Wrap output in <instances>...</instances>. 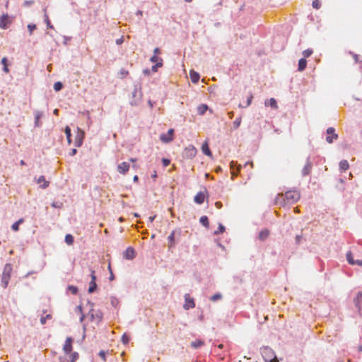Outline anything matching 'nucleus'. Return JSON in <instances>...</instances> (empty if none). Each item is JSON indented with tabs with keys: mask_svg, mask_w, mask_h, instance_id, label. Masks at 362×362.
Instances as JSON below:
<instances>
[{
	"mask_svg": "<svg viewBox=\"0 0 362 362\" xmlns=\"http://www.w3.org/2000/svg\"><path fill=\"white\" fill-rule=\"evenodd\" d=\"M11 23V21L9 19L8 13H3L0 16V28L1 29H7Z\"/></svg>",
	"mask_w": 362,
	"mask_h": 362,
	"instance_id": "obj_9",
	"label": "nucleus"
},
{
	"mask_svg": "<svg viewBox=\"0 0 362 362\" xmlns=\"http://www.w3.org/2000/svg\"><path fill=\"white\" fill-rule=\"evenodd\" d=\"M74 341V339L71 337H66L65 340V343L63 346V351L66 355H68L71 353L73 350L72 343Z\"/></svg>",
	"mask_w": 362,
	"mask_h": 362,
	"instance_id": "obj_8",
	"label": "nucleus"
},
{
	"mask_svg": "<svg viewBox=\"0 0 362 362\" xmlns=\"http://www.w3.org/2000/svg\"><path fill=\"white\" fill-rule=\"evenodd\" d=\"M85 317H86V315L84 313L81 314L80 319H79L81 322H83V321L85 319Z\"/></svg>",
	"mask_w": 362,
	"mask_h": 362,
	"instance_id": "obj_62",
	"label": "nucleus"
},
{
	"mask_svg": "<svg viewBox=\"0 0 362 362\" xmlns=\"http://www.w3.org/2000/svg\"><path fill=\"white\" fill-rule=\"evenodd\" d=\"M208 110V106L205 104H202L197 107V112L200 115H204L206 111Z\"/></svg>",
	"mask_w": 362,
	"mask_h": 362,
	"instance_id": "obj_28",
	"label": "nucleus"
},
{
	"mask_svg": "<svg viewBox=\"0 0 362 362\" xmlns=\"http://www.w3.org/2000/svg\"><path fill=\"white\" fill-rule=\"evenodd\" d=\"M241 117H238L233 122V125L235 129H238L240 124H241Z\"/></svg>",
	"mask_w": 362,
	"mask_h": 362,
	"instance_id": "obj_40",
	"label": "nucleus"
},
{
	"mask_svg": "<svg viewBox=\"0 0 362 362\" xmlns=\"http://www.w3.org/2000/svg\"><path fill=\"white\" fill-rule=\"evenodd\" d=\"M299 192L296 190H290L286 192L284 194L282 193L278 194L275 199V204L280 206H285L286 205L296 203L299 200Z\"/></svg>",
	"mask_w": 362,
	"mask_h": 362,
	"instance_id": "obj_1",
	"label": "nucleus"
},
{
	"mask_svg": "<svg viewBox=\"0 0 362 362\" xmlns=\"http://www.w3.org/2000/svg\"><path fill=\"white\" fill-rule=\"evenodd\" d=\"M77 132L75 136L74 146L80 147L83 144L85 133L79 127L76 128Z\"/></svg>",
	"mask_w": 362,
	"mask_h": 362,
	"instance_id": "obj_4",
	"label": "nucleus"
},
{
	"mask_svg": "<svg viewBox=\"0 0 362 362\" xmlns=\"http://www.w3.org/2000/svg\"><path fill=\"white\" fill-rule=\"evenodd\" d=\"M66 291L71 292L74 295H76L78 292V288L76 286L69 285L67 286Z\"/></svg>",
	"mask_w": 362,
	"mask_h": 362,
	"instance_id": "obj_31",
	"label": "nucleus"
},
{
	"mask_svg": "<svg viewBox=\"0 0 362 362\" xmlns=\"http://www.w3.org/2000/svg\"><path fill=\"white\" fill-rule=\"evenodd\" d=\"M150 61L152 63L157 64V62H163V59L158 57V55H153L151 57Z\"/></svg>",
	"mask_w": 362,
	"mask_h": 362,
	"instance_id": "obj_37",
	"label": "nucleus"
},
{
	"mask_svg": "<svg viewBox=\"0 0 362 362\" xmlns=\"http://www.w3.org/2000/svg\"><path fill=\"white\" fill-rule=\"evenodd\" d=\"M354 60H355V62H356V63H357V62H358V61H359V57H358V55H356V54H354Z\"/></svg>",
	"mask_w": 362,
	"mask_h": 362,
	"instance_id": "obj_64",
	"label": "nucleus"
},
{
	"mask_svg": "<svg viewBox=\"0 0 362 362\" xmlns=\"http://www.w3.org/2000/svg\"><path fill=\"white\" fill-rule=\"evenodd\" d=\"M200 223L205 227H209V219L206 216H203L200 218Z\"/></svg>",
	"mask_w": 362,
	"mask_h": 362,
	"instance_id": "obj_36",
	"label": "nucleus"
},
{
	"mask_svg": "<svg viewBox=\"0 0 362 362\" xmlns=\"http://www.w3.org/2000/svg\"><path fill=\"white\" fill-rule=\"evenodd\" d=\"M70 356L67 357L66 356H60L59 357V362H76L77 359L78 358V353L76 351H71V354H69Z\"/></svg>",
	"mask_w": 362,
	"mask_h": 362,
	"instance_id": "obj_3",
	"label": "nucleus"
},
{
	"mask_svg": "<svg viewBox=\"0 0 362 362\" xmlns=\"http://www.w3.org/2000/svg\"><path fill=\"white\" fill-rule=\"evenodd\" d=\"M34 115H35V127H38L40 126V123L39 120L42 116V112L41 111L36 110V111H35Z\"/></svg>",
	"mask_w": 362,
	"mask_h": 362,
	"instance_id": "obj_19",
	"label": "nucleus"
},
{
	"mask_svg": "<svg viewBox=\"0 0 362 362\" xmlns=\"http://www.w3.org/2000/svg\"><path fill=\"white\" fill-rule=\"evenodd\" d=\"M13 271V267L11 264L7 263L5 264L2 276H1V285L6 288L8 286L9 280L11 279V272Z\"/></svg>",
	"mask_w": 362,
	"mask_h": 362,
	"instance_id": "obj_2",
	"label": "nucleus"
},
{
	"mask_svg": "<svg viewBox=\"0 0 362 362\" xmlns=\"http://www.w3.org/2000/svg\"><path fill=\"white\" fill-rule=\"evenodd\" d=\"M103 315L102 312L100 310H98L95 312V314L92 313V321H93V320L95 318V320H97V322H99L103 319Z\"/></svg>",
	"mask_w": 362,
	"mask_h": 362,
	"instance_id": "obj_27",
	"label": "nucleus"
},
{
	"mask_svg": "<svg viewBox=\"0 0 362 362\" xmlns=\"http://www.w3.org/2000/svg\"><path fill=\"white\" fill-rule=\"evenodd\" d=\"M129 164L127 162H122L117 165V170L121 174H126L129 170Z\"/></svg>",
	"mask_w": 362,
	"mask_h": 362,
	"instance_id": "obj_13",
	"label": "nucleus"
},
{
	"mask_svg": "<svg viewBox=\"0 0 362 362\" xmlns=\"http://www.w3.org/2000/svg\"><path fill=\"white\" fill-rule=\"evenodd\" d=\"M312 54H313V50L310 49H305L303 52V55L305 59L307 57H309Z\"/></svg>",
	"mask_w": 362,
	"mask_h": 362,
	"instance_id": "obj_42",
	"label": "nucleus"
},
{
	"mask_svg": "<svg viewBox=\"0 0 362 362\" xmlns=\"http://www.w3.org/2000/svg\"><path fill=\"white\" fill-rule=\"evenodd\" d=\"M264 104L265 106H270L274 109L278 108L277 103L274 98H270L269 100H266Z\"/></svg>",
	"mask_w": 362,
	"mask_h": 362,
	"instance_id": "obj_22",
	"label": "nucleus"
},
{
	"mask_svg": "<svg viewBox=\"0 0 362 362\" xmlns=\"http://www.w3.org/2000/svg\"><path fill=\"white\" fill-rule=\"evenodd\" d=\"M64 241L67 245H71L74 242V236L71 234H66L65 235Z\"/></svg>",
	"mask_w": 362,
	"mask_h": 362,
	"instance_id": "obj_29",
	"label": "nucleus"
},
{
	"mask_svg": "<svg viewBox=\"0 0 362 362\" xmlns=\"http://www.w3.org/2000/svg\"><path fill=\"white\" fill-rule=\"evenodd\" d=\"M1 64L3 65V71L5 72V73H8L9 72V69L8 67V59L7 57H4L1 59Z\"/></svg>",
	"mask_w": 362,
	"mask_h": 362,
	"instance_id": "obj_25",
	"label": "nucleus"
},
{
	"mask_svg": "<svg viewBox=\"0 0 362 362\" xmlns=\"http://www.w3.org/2000/svg\"><path fill=\"white\" fill-rule=\"evenodd\" d=\"M202 152L208 156H212V153H211V151L209 147V144H208V141H205L203 144H202Z\"/></svg>",
	"mask_w": 362,
	"mask_h": 362,
	"instance_id": "obj_18",
	"label": "nucleus"
},
{
	"mask_svg": "<svg viewBox=\"0 0 362 362\" xmlns=\"http://www.w3.org/2000/svg\"><path fill=\"white\" fill-rule=\"evenodd\" d=\"M310 169V166L306 165L303 170V174L304 175H307L309 173Z\"/></svg>",
	"mask_w": 362,
	"mask_h": 362,
	"instance_id": "obj_52",
	"label": "nucleus"
},
{
	"mask_svg": "<svg viewBox=\"0 0 362 362\" xmlns=\"http://www.w3.org/2000/svg\"><path fill=\"white\" fill-rule=\"evenodd\" d=\"M95 276H93L92 274V288H91L92 293H93L95 291L96 287H97V285L95 282Z\"/></svg>",
	"mask_w": 362,
	"mask_h": 362,
	"instance_id": "obj_48",
	"label": "nucleus"
},
{
	"mask_svg": "<svg viewBox=\"0 0 362 362\" xmlns=\"http://www.w3.org/2000/svg\"><path fill=\"white\" fill-rule=\"evenodd\" d=\"M224 231H225V227L222 224H220L218 230L214 232V234L217 235L219 233H223Z\"/></svg>",
	"mask_w": 362,
	"mask_h": 362,
	"instance_id": "obj_44",
	"label": "nucleus"
},
{
	"mask_svg": "<svg viewBox=\"0 0 362 362\" xmlns=\"http://www.w3.org/2000/svg\"><path fill=\"white\" fill-rule=\"evenodd\" d=\"M108 269H109V270H110V279L112 281V280H113V279H114V275H113L112 272V270H111V266H110V264H109V265H108Z\"/></svg>",
	"mask_w": 362,
	"mask_h": 362,
	"instance_id": "obj_57",
	"label": "nucleus"
},
{
	"mask_svg": "<svg viewBox=\"0 0 362 362\" xmlns=\"http://www.w3.org/2000/svg\"><path fill=\"white\" fill-rule=\"evenodd\" d=\"M23 222H24V218H21L20 219H18L17 221H16L15 223H13L12 224L11 229L13 231H18L19 230L20 224L23 223Z\"/></svg>",
	"mask_w": 362,
	"mask_h": 362,
	"instance_id": "obj_24",
	"label": "nucleus"
},
{
	"mask_svg": "<svg viewBox=\"0 0 362 362\" xmlns=\"http://www.w3.org/2000/svg\"><path fill=\"white\" fill-rule=\"evenodd\" d=\"M99 356L104 361H106V358H105V356H106V352L104 351H100L99 353Z\"/></svg>",
	"mask_w": 362,
	"mask_h": 362,
	"instance_id": "obj_53",
	"label": "nucleus"
},
{
	"mask_svg": "<svg viewBox=\"0 0 362 362\" xmlns=\"http://www.w3.org/2000/svg\"><path fill=\"white\" fill-rule=\"evenodd\" d=\"M313 6L316 9H319L321 7V2L320 0H314L313 1Z\"/></svg>",
	"mask_w": 362,
	"mask_h": 362,
	"instance_id": "obj_43",
	"label": "nucleus"
},
{
	"mask_svg": "<svg viewBox=\"0 0 362 362\" xmlns=\"http://www.w3.org/2000/svg\"><path fill=\"white\" fill-rule=\"evenodd\" d=\"M195 307V303L192 298L190 297L189 294H185V304L183 308L185 310H189V308H193Z\"/></svg>",
	"mask_w": 362,
	"mask_h": 362,
	"instance_id": "obj_11",
	"label": "nucleus"
},
{
	"mask_svg": "<svg viewBox=\"0 0 362 362\" xmlns=\"http://www.w3.org/2000/svg\"><path fill=\"white\" fill-rule=\"evenodd\" d=\"M77 153V149L76 148H72L71 150V151L69 152V156H74Z\"/></svg>",
	"mask_w": 362,
	"mask_h": 362,
	"instance_id": "obj_56",
	"label": "nucleus"
},
{
	"mask_svg": "<svg viewBox=\"0 0 362 362\" xmlns=\"http://www.w3.org/2000/svg\"><path fill=\"white\" fill-rule=\"evenodd\" d=\"M222 296L220 293H216L214 296H212L210 299L212 301H216L218 300H220Z\"/></svg>",
	"mask_w": 362,
	"mask_h": 362,
	"instance_id": "obj_46",
	"label": "nucleus"
},
{
	"mask_svg": "<svg viewBox=\"0 0 362 362\" xmlns=\"http://www.w3.org/2000/svg\"><path fill=\"white\" fill-rule=\"evenodd\" d=\"M135 250L131 247H128L124 253V257L127 259H133L135 257Z\"/></svg>",
	"mask_w": 362,
	"mask_h": 362,
	"instance_id": "obj_14",
	"label": "nucleus"
},
{
	"mask_svg": "<svg viewBox=\"0 0 362 362\" xmlns=\"http://www.w3.org/2000/svg\"><path fill=\"white\" fill-rule=\"evenodd\" d=\"M253 98V96L252 95H250L248 98H247V104L245 106H243L241 104L239 105V107H248L251 103H252V100Z\"/></svg>",
	"mask_w": 362,
	"mask_h": 362,
	"instance_id": "obj_47",
	"label": "nucleus"
},
{
	"mask_svg": "<svg viewBox=\"0 0 362 362\" xmlns=\"http://www.w3.org/2000/svg\"><path fill=\"white\" fill-rule=\"evenodd\" d=\"M307 66V61L305 58L300 59L298 62V71H303Z\"/></svg>",
	"mask_w": 362,
	"mask_h": 362,
	"instance_id": "obj_26",
	"label": "nucleus"
},
{
	"mask_svg": "<svg viewBox=\"0 0 362 362\" xmlns=\"http://www.w3.org/2000/svg\"><path fill=\"white\" fill-rule=\"evenodd\" d=\"M354 303L356 306L360 309L362 306V293H358L356 298L354 299Z\"/></svg>",
	"mask_w": 362,
	"mask_h": 362,
	"instance_id": "obj_23",
	"label": "nucleus"
},
{
	"mask_svg": "<svg viewBox=\"0 0 362 362\" xmlns=\"http://www.w3.org/2000/svg\"><path fill=\"white\" fill-rule=\"evenodd\" d=\"M64 132H65V134H66V139H67L68 144H71V142H72V140H71L72 134H71V128L69 126H66L65 127V129H64Z\"/></svg>",
	"mask_w": 362,
	"mask_h": 362,
	"instance_id": "obj_21",
	"label": "nucleus"
},
{
	"mask_svg": "<svg viewBox=\"0 0 362 362\" xmlns=\"http://www.w3.org/2000/svg\"><path fill=\"white\" fill-rule=\"evenodd\" d=\"M346 259L350 264H352V265L357 264L358 266H362V260L358 259V260L355 261L353 258V255L351 252H349L346 254Z\"/></svg>",
	"mask_w": 362,
	"mask_h": 362,
	"instance_id": "obj_15",
	"label": "nucleus"
},
{
	"mask_svg": "<svg viewBox=\"0 0 362 362\" xmlns=\"http://www.w3.org/2000/svg\"><path fill=\"white\" fill-rule=\"evenodd\" d=\"M163 66V62H157V64H156L155 65H153L152 66V71L153 72H157L158 71V67H162Z\"/></svg>",
	"mask_w": 362,
	"mask_h": 362,
	"instance_id": "obj_45",
	"label": "nucleus"
},
{
	"mask_svg": "<svg viewBox=\"0 0 362 362\" xmlns=\"http://www.w3.org/2000/svg\"><path fill=\"white\" fill-rule=\"evenodd\" d=\"M37 182L39 184L42 182V184L40 185V187L42 189H46L49 185V182L45 180V177L44 175H40L38 177Z\"/></svg>",
	"mask_w": 362,
	"mask_h": 362,
	"instance_id": "obj_17",
	"label": "nucleus"
},
{
	"mask_svg": "<svg viewBox=\"0 0 362 362\" xmlns=\"http://www.w3.org/2000/svg\"><path fill=\"white\" fill-rule=\"evenodd\" d=\"M327 134L326 141L329 144H332L334 140L338 139V135L335 134V129L333 127H329L327 129Z\"/></svg>",
	"mask_w": 362,
	"mask_h": 362,
	"instance_id": "obj_10",
	"label": "nucleus"
},
{
	"mask_svg": "<svg viewBox=\"0 0 362 362\" xmlns=\"http://www.w3.org/2000/svg\"><path fill=\"white\" fill-rule=\"evenodd\" d=\"M64 44L66 45L67 44V41L70 40L71 39V37L64 36Z\"/></svg>",
	"mask_w": 362,
	"mask_h": 362,
	"instance_id": "obj_61",
	"label": "nucleus"
},
{
	"mask_svg": "<svg viewBox=\"0 0 362 362\" xmlns=\"http://www.w3.org/2000/svg\"><path fill=\"white\" fill-rule=\"evenodd\" d=\"M64 88V84L61 81H57L54 83L53 88L56 92L60 91Z\"/></svg>",
	"mask_w": 362,
	"mask_h": 362,
	"instance_id": "obj_32",
	"label": "nucleus"
},
{
	"mask_svg": "<svg viewBox=\"0 0 362 362\" xmlns=\"http://www.w3.org/2000/svg\"><path fill=\"white\" fill-rule=\"evenodd\" d=\"M190 78L192 83H197L199 80V74L196 71L191 70L189 72Z\"/></svg>",
	"mask_w": 362,
	"mask_h": 362,
	"instance_id": "obj_20",
	"label": "nucleus"
},
{
	"mask_svg": "<svg viewBox=\"0 0 362 362\" xmlns=\"http://www.w3.org/2000/svg\"><path fill=\"white\" fill-rule=\"evenodd\" d=\"M33 4H34V1L33 0H25L23 2V6L25 7H29V6H32Z\"/></svg>",
	"mask_w": 362,
	"mask_h": 362,
	"instance_id": "obj_49",
	"label": "nucleus"
},
{
	"mask_svg": "<svg viewBox=\"0 0 362 362\" xmlns=\"http://www.w3.org/2000/svg\"><path fill=\"white\" fill-rule=\"evenodd\" d=\"M339 168L341 171H345L349 168V164L347 160H343L339 163Z\"/></svg>",
	"mask_w": 362,
	"mask_h": 362,
	"instance_id": "obj_30",
	"label": "nucleus"
},
{
	"mask_svg": "<svg viewBox=\"0 0 362 362\" xmlns=\"http://www.w3.org/2000/svg\"><path fill=\"white\" fill-rule=\"evenodd\" d=\"M62 206H63V204H62V202H53L51 204V206L53 208H55V209H60L62 207Z\"/></svg>",
	"mask_w": 362,
	"mask_h": 362,
	"instance_id": "obj_41",
	"label": "nucleus"
},
{
	"mask_svg": "<svg viewBox=\"0 0 362 362\" xmlns=\"http://www.w3.org/2000/svg\"><path fill=\"white\" fill-rule=\"evenodd\" d=\"M241 166L237 165V162L232 160L230 163V168L231 170V178L233 180L235 177H236L240 172Z\"/></svg>",
	"mask_w": 362,
	"mask_h": 362,
	"instance_id": "obj_12",
	"label": "nucleus"
},
{
	"mask_svg": "<svg viewBox=\"0 0 362 362\" xmlns=\"http://www.w3.org/2000/svg\"><path fill=\"white\" fill-rule=\"evenodd\" d=\"M123 42H124L123 37H122L121 38L117 39V40H116V43H117V45H121Z\"/></svg>",
	"mask_w": 362,
	"mask_h": 362,
	"instance_id": "obj_59",
	"label": "nucleus"
},
{
	"mask_svg": "<svg viewBox=\"0 0 362 362\" xmlns=\"http://www.w3.org/2000/svg\"><path fill=\"white\" fill-rule=\"evenodd\" d=\"M162 163H163V165L164 167H167L168 165H170V160L169 159H167V158H163Z\"/></svg>",
	"mask_w": 362,
	"mask_h": 362,
	"instance_id": "obj_51",
	"label": "nucleus"
},
{
	"mask_svg": "<svg viewBox=\"0 0 362 362\" xmlns=\"http://www.w3.org/2000/svg\"><path fill=\"white\" fill-rule=\"evenodd\" d=\"M154 55H158L160 54V50L159 48H156L153 51Z\"/></svg>",
	"mask_w": 362,
	"mask_h": 362,
	"instance_id": "obj_60",
	"label": "nucleus"
},
{
	"mask_svg": "<svg viewBox=\"0 0 362 362\" xmlns=\"http://www.w3.org/2000/svg\"><path fill=\"white\" fill-rule=\"evenodd\" d=\"M205 197V193L204 192H199L194 197V202L198 204H202L204 202Z\"/></svg>",
	"mask_w": 362,
	"mask_h": 362,
	"instance_id": "obj_16",
	"label": "nucleus"
},
{
	"mask_svg": "<svg viewBox=\"0 0 362 362\" xmlns=\"http://www.w3.org/2000/svg\"><path fill=\"white\" fill-rule=\"evenodd\" d=\"M52 318V315L51 314H47V315L45 316H42L40 317V323L42 325H45L47 322V320H49Z\"/></svg>",
	"mask_w": 362,
	"mask_h": 362,
	"instance_id": "obj_39",
	"label": "nucleus"
},
{
	"mask_svg": "<svg viewBox=\"0 0 362 362\" xmlns=\"http://www.w3.org/2000/svg\"><path fill=\"white\" fill-rule=\"evenodd\" d=\"M75 312L76 313H79L80 315L83 314V307H82V305H79L76 306V308H75Z\"/></svg>",
	"mask_w": 362,
	"mask_h": 362,
	"instance_id": "obj_50",
	"label": "nucleus"
},
{
	"mask_svg": "<svg viewBox=\"0 0 362 362\" xmlns=\"http://www.w3.org/2000/svg\"><path fill=\"white\" fill-rule=\"evenodd\" d=\"M45 12H46V9L45 8L44 9ZM45 22L47 24V28H49V29H54V26L52 25L49 19V17L47 16V14L46 13H45Z\"/></svg>",
	"mask_w": 362,
	"mask_h": 362,
	"instance_id": "obj_35",
	"label": "nucleus"
},
{
	"mask_svg": "<svg viewBox=\"0 0 362 362\" xmlns=\"http://www.w3.org/2000/svg\"><path fill=\"white\" fill-rule=\"evenodd\" d=\"M196 154L197 149L193 145H189L183 151V156L187 158H192L196 156Z\"/></svg>",
	"mask_w": 362,
	"mask_h": 362,
	"instance_id": "obj_6",
	"label": "nucleus"
},
{
	"mask_svg": "<svg viewBox=\"0 0 362 362\" xmlns=\"http://www.w3.org/2000/svg\"><path fill=\"white\" fill-rule=\"evenodd\" d=\"M269 232L268 230H267V229L262 230L259 234V238L261 240H264L269 236Z\"/></svg>",
	"mask_w": 362,
	"mask_h": 362,
	"instance_id": "obj_33",
	"label": "nucleus"
},
{
	"mask_svg": "<svg viewBox=\"0 0 362 362\" xmlns=\"http://www.w3.org/2000/svg\"><path fill=\"white\" fill-rule=\"evenodd\" d=\"M175 232H173L168 237L169 240L173 244L174 241Z\"/></svg>",
	"mask_w": 362,
	"mask_h": 362,
	"instance_id": "obj_54",
	"label": "nucleus"
},
{
	"mask_svg": "<svg viewBox=\"0 0 362 362\" xmlns=\"http://www.w3.org/2000/svg\"><path fill=\"white\" fill-rule=\"evenodd\" d=\"M122 341L124 344H127L129 342V337L126 334H124L122 336Z\"/></svg>",
	"mask_w": 362,
	"mask_h": 362,
	"instance_id": "obj_55",
	"label": "nucleus"
},
{
	"mask_svg": "<svg viewBox=\"0 0 362 362\" xmlns=\"http://www.w3.org/2000/svg\"><path fill=\"white\" fill-rule=\"evenodd\" d=\"M28 30L29 31L30 35L33 34V30H35L37 28V26L34 23H30L27 25Z\"/></svg>",
	"mask_w": 362,
	"mask_h": 362,
	"instance_id": "obj_38",
	"label": "nucleus"
},
{
	"mask_svg": "<svg viewBox=\"0 0 362 362\" xmlns=\"http://www.w3.org/2000/svg\"><path fill=\"white\" fill-rule=\"evenodd\" d=\"M215 206L217 209H221L222 207V203L221 202H216L215 203Z\"/></svg>",
	"mask_w": 362,
	"mask_h": 362,
	"instance_id": "obj_58",
	"label": "nucleus"
},
{
	"mask_svg": "<svg viewBox=\"0 0 362 362\" xmlns=\"http://www.w3.org/2000/svg\"><path fill=\"white\" fill-rule=\"evenodd\" d=\"M204 345L203 341L200 339H197L191 343V346L195 349H197L199 347H201Z\"/></svg>",
	"mask_w": 362,
	"mask_h": 362,
	"instance_id": "obj_34",
	"label": "nucleus"
},
{
	"mask_svg": "<svg viewBox=\"0 0 362 362\" xmlns=\"http://www.w3.org/2000/svg\"><path fill=\"white\" fill-rule=\"evenodd\" d=\"M269 362H279V360L277 359V358L275 356H274L273 358H272L271 360L269 361Z\"/></svg>",
	"mask_w": 362,
	"mask_h": 362,
	"instance_id": "obj_63",
	"label": "nucleus"
},
{
	"mask_svg": "<svg viewBox=\"0 0 362 362\" xmlns=\"http://www.w3.org/2000/svg\"><path fill=\"white\" fill-rule=\"evenodd\" d=\"M160 139L163 143H170L174 139V129H170L167 134H162L160 136Z\"/></svg>",
	"mask_w": 362,
	"mask_h": 362,
	"instance_id": "obj_7",
	"label": "nucleus"
},
{
	"mask_svg": "<svg viewBox=\"0 0 362 362\" xmlns=\"http://www.w3.org/2000/svg\"><path fill=\"white\" fill-rule=\"evenodd\" d=\"M262 355L266 361H269L275 356L273 350L268 346L264 347L261 350Z\"/></svg>",
	"mask_w": 362,
	"mask_h": 362,
	"instance_id": "obj_5",
	"label": "nucleus"
}]
</instances>
